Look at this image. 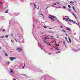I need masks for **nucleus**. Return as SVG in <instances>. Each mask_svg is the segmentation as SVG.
Returning a JSON list of instances; mask_svg holds the SVG:
<instances>
[{
  "label": "nucleus",
  "instance_id": "5fc2aeb1",
  "mask_svg": "<svg viewBox=\"0 0 80 80\" xmlns=\"http://www.w3.org/2000/svg\"><path fill=\"white\" fill-rule=\"evenodd\" d=\"M32 3H31L30 5H32Z\"/></svg>",
  "mask_w": 80,
  "mask_h": 80
},
{
  "label": "nucleus",
  "instance_id": "ddd939ff",
  "mask_svg": "<svg viewBox=\"0 0 80 80\" xmlns=\"http://www.w3.org/2000/svg\"><path fill=\"white\" fill-rule=\"evenodd\" d=\"M5 54L6 57H8V55L7 54V53H6V52H5Z\"/></svg>",
  "mask_w": 80,
  "mask_h": 80
},
{
  "label": "nucleus",
  "instance_id": "a19ab883",
  "mask_svg": "<svg viewBox=\"0 0 80 80\" xmlns=\"http://www.w3.org/2000/svg\"><path fill=\"white\" fill-rule=\"evenodd\" d=\"M57 3H58V4H59L60 3H59L58 2H57Z\"/></svg>",
  "mask_w": 80,
  "mask_h": 80
},
{
  "label": "nucleus",
  "instance_id": "79ce46f5",
  "mask_svg": "<svg viewBox=\"0 0 80 80\" xmlns=\"http://www.w3.org/2000/svg\"><path fill=\"white\" fill-rule=\"evenodd\" d=\"M15 40H16V42H17V39H15Z\"/></svg>",
  "mask_w": 80,
  "mask_h": 80
},
{
  "label": "nucleus",
  "instance_id": "dca6fc26",
  "mask_svg": "<svg viewBox=\"0 0 80 80\" xmlns=\"http://www.w3.org/2000/svg\"><path fill=\"white\" fill-rule=\"evenodd\" d=\"M3 31H5V29H3L2 30V32H3Z\"/></svg>",
  "mask_w": 80,
  "mask_h": 80
},
{
  "label": "nucleus",
  "instance_id": "052dcab7",
  "mask_svg": "<svg viewBox=\"0 0 80 80\" xmlns=\"http://www.w3.org/2000/svg\"><path fill=\"white\" fill-rule=\"evenodd\" d=\"M1 3H2V2H1Z\"/></svg>",
  "mask_w": 80,
  "mask_h": 80
},
{
  "label": "nucleus",
  "instance_id": "6e6552de",
  "mask_svg": "<svg viewBox=\"0 0 80 80\" xmlns=\"http://www.w3.org/2000/svg\"><path fill=\"white\" fill-rule=\"evenodd\" d=\"M5 37V36H1L0 37V38H3Z\"/></svg>",
  "mask_w": 80,
  "mask_h": 80
},
{
  "label": "nucleus",
  "instance_id": "09e8293b",
  "mask_svg": "<svg viewBox=\"0 0 80 80\" xmlns=\"http://www.w3.org/2000/svg\"><path fill=\"white\" fill-rule=\"evenodd\" d=\"M63 32H64V33H65V31H64Z\"/></svg>",
  "mask_w": 80,
  "mask_h": 80
},
{
  "label": "nucleus",
  "instance_id": "9d476101",
  "mask_svg": "<svg viewBox=\"0 0 80 80\" xmlns=\"http://www.w3.org/2000/svg\"><path fill=\"white\" fill-rule=\"evenodd\" d=\"M69 40L70 42H72V40H71V39H70V38H69Z\"/></svg>",
  "mask_w": 80,
  "mask_h": 80
},
{
  "label": "nucleus",
  "instance_id": "f03ea898",
  "mask_svg": "<svg viewBox=\"0 0 80 80\" xmlns=\"http://www.w3.org/2000/svg\"><path fill=\"white\" fill-rule=\"evenodd\" d=\"M65 19H66L65 20ZM65 20V21H66V22H68V23H69V21H68V20H70V18H63V20Z\"/></svg>",
  "mask_w": 80,
  "mask_h": 80
},
{
  "label": "nucleus",
  "instance_id": "473e14b6",
  "mask_svg": "<svg viewBox=\"0 0 80 80\" xmlns=\"http://www.w3.org/2000/svg\"><path fill=\"white\" fill-rule=\"evenodd\" d=\"M65 39H66V40H67V38L65 37Z\"/></svg>",
  "mask_w": 80,
  "mask_h": 80
},
{
  "label": "nucleus",
  "instance_id": "58836bf2",
  "mask_svg": "<svg viewBox=\"0 0 80 80\" xmlns=\"http://www.w3.org/2000/svg\"><path fill=\"white\" fill-rule=\"evenodd\" d=\"M12 52V51H10V53H11Z\"/></svg>",
  "mask_w": 80,
  "mask_h": 80
},
{
  "label": "nucleus",
  "instance_id": "393cba45",
  "mask_svg": "<svg viewBox=\"0 0 80 80\" xmlns=\"http://www.w3.org/2000/svg\"><path fill=\"white\" fill-rule=\"evenodd\" d=\"M52 7H55V6H54V5H52Z\"/></svg>",
  "mask_w": 80,
  "mask_h": 80
},
{
  "label": "nucleus",
  "instance_id": "ea45409f",
  "mask_svg": "<svg viewBox=\"0 0 80 80\" xmlns=\"http://www.w3.org/2000/svg\"><path fill=\"white\" fill-rule=\"evenodd\" d=\"M8 64H9V63H10V62H8Z\"/></svg>",
  "mask_w": 80,
  "mask_h": 80
},
{
  "label": "nucleus",
  "instance_id": "f704fd0d",
  "mask_svg": "<svg viewBox=\"0 0 80 80\" xmlns=\"http://www.w3.org/2000/svg\"><path fill=\"white\" fill-rule=\"evenodd\" d=\"M11 42H12V43H13V41L12 40L11 41Z\"/></svg>",
  "mask_w": 80,
  "mask_h": 80
},
{
  "label": "nucleus",
  "instance_id": "4c0bfd02",
  "mask_svg": "<svg viewBox=\"0 0 80 80\" xmlns=\"http://www.w3.org/2000/svg\"><path fill=\"white\" fill-rule=\"evenodd\" d=\"M2 52H4V53H5V51H3Z\"/></svg>",
  "mask_w": 80,
  "mask_h": 80
},
{
  "label": "nucleus",
  "instance_id": "bb28decb",
  "mask_svg": "<svg viewBox=\"0 0 80 80\" xmlns=\"http://www.w3.org/2000/svg\"><path fill=\"white\" fill-rule=\"evenodd\" d=\"M50 37H51V38H53V36H51Z\"/></svg>",
  "mask_w": 80,
  "mask_h": 80
},
{
  "label": "nucleus",
  "instance_id": "7ed1b4c3",
  "mask_svg": "<svg viewBox=\"0 0 80 80\" xmlns=\"http://www.w3.org/2000/svg\"><path fill=\"white\" fill-rule=\"evenodd\" d=\"M69 21L70 22H73L74 24V23H76V24H77V25H78V24L77 22H75V21H73L72 20H71V19H69Z\"/></svg>",
  "mask_w": 80,
  "mask_h": 80
},
{
  "label": "nucleus",
  "instance_id": "c03bdc74",
  "mask_svg": "<svg viewBox=\"0 0 80 80\" xmlns=\"http://www.w3.org/2000/svg\"><path fill=\"white\" fill-rule=\"evenodd\" d=\"M49 29H52L51 28H49Z\"/></svg>",
  "mask_w": 80,
  "mask_h": 80
},
{
  "label": "nucleus",
  "instance_id": "864d4df0",
  "mask_svg": "<svg viewBox=\"0 0 80 80\" xmlns=\"http://www.w3.org/2000/svg\"><path fill=\"white\" fill-rule=\"evenodd\" d=\"M0 49H1V47H0Z\"/></svg>",
  "mask_w": 80,
  "mask_h": 80
},
{
  "label": "nucleus",
  "instance_id": "412c9836",
  "mask_svg": "<svg viewBox=\"0 0 80 80\" xmlns=\"http://www.w3.org/2000/svg\"><path fill=\"white\" fill-rule=\"evenodd\" d=\"M68 7L69 8H70V7H71V6L70 5H68Z\"/></svg>",
  "mask_w": 80,
  "mask_h": 80
},
{
  "label": "nucleus",
  "instance_id": "a211bd4d",
  "mask_svg": "<svg viewBox=\"0 0 80 80\" xmlns=\"http://www.w3.org/2000/svg\"><path fill=\"white\" fill-rule=\"evenodd\" d=\"M9 36V35H7L6 36V38H8V37Z\"/></svg>",
  "mask_w": 80,
  "mask_h": 80
},
{
  "label": "nucleus",
  "instance_id": "1a4fd4ad",
  "mask_svg": "<svg viewBox=\"0 0 80 80\" xmlns=\"http://www.w3.org/2000/svg\"><path fill=\"white\" fill-rule=\"evenodd\" d=\"M25 67V64L24 63V66L22 67V68H24Z\"/></svg>",
  "mask_w": 80,
  "mask_h": 80
},
{
  "label": "nucleus",
  "instance_id": "c85d7f7f",
  "mask_svg": "<svg viewBox=\"0 0 80 80\" xmlns=\"http://www.w3.org/2000/svg\"><path fill=\"white\" fill-rule=\"evenodd\" d=\"M65 17H66V18H68V17L67 16H65Z\"/></svg>",
  "mask_w": 80,
  "mask_h": 80
},
{
  "label": "nucleus",
  "instance_id": "aec40b11",
  "mask_svg": "<svg viewBox=\"0 0 80 80\" xmlns=\"http://www.w3.org/2000/svg\"><path fill=\"white\" fill-rule=\"evenodd\" d=\"M70 3H74V2L71 1L70 2Z\"/></svg>",
  "mask_w": 80,
  "mask_h": 80
},
{
  "label": "nucleus",
  "instance_id": "de8ad7c7",
  "mask_svg": "<svg viewBox=\"0 0 80 80\" xmlns=\"http://www.w3.org/2000/svg\"><path fill=\"white\" fill-rule=\"evenodd\" d=\"M63 43H65V42H63Z\"/></svg>",
  "mask_w": 80,
  "mask_h": 80
},
{
  "label": "nucleus",
  "instance_id": "72a5a7b5",
  "mask_svg": "<svg viewBox=\"0 0 80 80\" xmlns=\"http://www.w3.org/2000/svg\"><path fill=\"white\" fill-rule=\"evenodd\" d=\"M60 27V28H63V27L62 26H61Z\"/></svg>",
  "mask_w": 80,
  "mask_h": 80
},
{
  "label": "nucleus",
  "instance_id": "39448f33",
  "mask_svg": "<svg viewBox=\"0 0 80 80\" xmlns=\"http://www.w3.org/2000/svg\"><path fill=\"white\" fill-rule=\"evenodd\" d=\"M44 42L45 43H47V44L48 45H52V44H50V42H46V41H44Z\"/></svg>",
  "mask_w": 80,
  "mask_h": 80
},
{
  "label": "nucleus",
  "instance_id": "20e7f679",
  "mask_svg": "<svg viewBox=\"0 0 80 80\" xmlns=\"http://www.w3.org/2000/svg\"><path fill=\"white\" fill-rule=\"evenodd\" d=\"M10 59L11 60V61H13V60L17 59V58L11 57L10 58Z\"/></svg>",
  "mask_w": 80,
  "mask_h": 80
},
{
  "label": "nucleus",
  "instance_id": "c756f323",
  "mask_svg": "<svg viewBox=\"0 0 80 80\" xmlns=\"http://www.w3.org/2000/svg\"><path fill=\"white\" fill-rule=\"evenodd\" d=\"M55 48V49H56V50H57V48Z\"/></svg>",
  "mask_w": 80,
  "mask_h": 80
},
{
  "label": "nucleus",
  "instance_id": "7c9ffc66",
  "mask_svg": "<svg viewBox=\"0 0 80 80\" xmlns=\"http://www.w3.org/2000/svg\"><path fill=\"white\" fill-rule=\"evenodd\" d=\"M49 7L48 6L47 7V8H46V9H47V8H48Z\"/></svg>",
  "mask_w": 80,
  "mask_h": 80
},
{
  "label": "nucleus",
  "instance_id": "e433bc0d",
  "mask_svg": "<svg viewBox=\"0 0 80 80\" xmlns=\"http://www.w3.org/2000/svg\"><path fill=\"white\" fill-rule=\"evenodd\" d=\"M52 21H55V20H54V19H52Z\"/></svg>",
  "mask_w": 80,
  "mask_h": 80
},
{
  "label": "nucleus",
  "instance_id": "603ef678",
  "mask_svg": "<svg viewBox=\"0 0 80 80\" xmlns=\"http://www.w3.org/2000/svg\"><path fill=\"white\" fill-rule=\"evenodd\" d=\"M78 25H79V23H78Z\"/></svg>",
  "mask_w": 80,
  "mask_h": 80
},
{
  "label": "nucleus",
  "instance_id": "2eb2a0df",
  "mask_svg": "<svg viewBox=\"0 0 80 80\" xmlns=\"http://www.w3.org/2000/svg\"><path fill=\"white\" fill-rule=\"evenodd\" d=\"M47 38H47V36L46 38H44V40H47Z\"/></svg>",
  "mask_w": 80,
  "mask_h": 80
},
{
  "label": "nucleus",
  "instance_id": "a878e982",
  "mask_svg": "<svg viewBox=\"0 0 80 80\" xmlns=\"http://www.w3.org/2000/svg\"><path fill=\"white\" fill-rule=\"evenodd\" d=\"M63 8H66V7H65V6H63Z\"/></svg>",
  "mask_w": 80,
  "mask_h": 80
},
{
  "label": "nucleus",
  "instance_id": "69168bd1",
  "mask_svg": "<svg viewBox=\"0 0 80 80\" xmlns=\"http://www.w3.org/2000/svg\"><path fill=\"white\" fill-rule=\"evenodd\" d=\"M4 10H5V9H4Z\"/></svg>",
  "mask_w": 80,
  "mask_h": 80
},
{
  "label": "nucleus",
  "instance_id": "8fccbe9b",
  "mask_svg": "<svg viewBox=\"0 0 80 80\" xmlns=\"http://www.w3.org/2000/svg\"><path fill=\"white\" fill-rule=\"evenodd\" d=\"M65 35H66V36H67V34H65Z\"/></svg>",
  "mask_w": 80,
  "mask_h": 80
},
{
  "label": "nucleus",
  "instance_id": "5701e85b",
  "mask_svg": "<svg viewBox=\"0 0 80 80\" xmlns=\"http://www.w3.org/2000/svg\"><path fill=\"white\" fill-rule=\"evenodd\" d=\"M72 15H73L74 16H75V14H74V13H72Z\"/></svg>",
  "mask_w": 80,
  "mask_h": 80
},
{
  "label": "nucleus",
  "instance_id": "9b49d317",
  "mask_svg": "<svg viewBox=\"0 0 80 80\" xmlns=\"http://www.w3.org/2000/svg\"><path fill=\"white\" fill-rule=\"evenodd\" d=\"M39 15H42V17H44V15H43V14H42V13H40L39 14Z\"/></svg>",
  "mask_w": 80,
  "mask_h": 80
},
{
  "label": "nucleus",
  "instance_id": "6e6d98bb",
  "mask_svg": "<svg viewBox=\"0 0 80 80\" xmlns=\"http://www.w3.org/2000/svg\"><path fill=\"white\" fill-rule=\"evenodd\" d=\"M21 37V36H19V37Z\"/></svg>",
  "mask_w": 80,
  "mask_h": 80
},
{
  "label": "nucleus",
  "instance_id": "cd10ccee",
  "mask_svg": "<svg viewBox=\"0 0 80 80\" xmlns=\"http://www.w3.org/2000/svg\"><path fill=\"white\" fill-rule=\"evenodd\" d=\"M60 53V52L59 51V52H56V53Z\"/></svg>",
  "mask_w": 80,
  "mask_h": 80
},
{
  "label": "nucleus",
  "instance_id": "bf43d9fd",
  "mask_svg": "<svg viewBox=\"0 0 80 80\" xmlns=\"http://www.w3.org/2000/svg\"><path fill=\"white\" fill-rule=\"evenodd\" d=\"M76 18H77V17L76 16Z\"/></svg>",
  "mask_w": 80,
  "mask_h": 80
},
{
  "label": "nucleus",
  "instance_id": "680f3d73",
  "mask_svg": "<svg viewBox=\"0 0 80 80\" xmlns=\"http://www.w3.org/2000/svg\"><path fill=\"white\" fill-rule=\"evenodd\" d=\"M69 42V41H68V43Z\"/></svg>",
  "mask_w": 80,
  "mask_h": 80
},
{
  "label": "nucleus",
  "instance_id": "2f4dec72",
  "mask_svg": "<svg viewBox=\"0 0 80 80\" xmlns=\"http://www.w3.org/2000/svg\"><path fill=\"white\" fill-rule=\"evenodd\" d=\"M13 80H17V79H16L13 78Z\"/></svg>",
  "mask_w": 80,
  "mask_h": 80
},
{
  "label": "nucleus",
  "instance_id": "0eeeda50",
  "mask_svg": "<svg viewBox=\"0 0 80 80\" xmlns=\"http://www.w3.org/2000/svg\"><path fill=\"white\" fill-rule=\"evenodd\" d=\"M33 4H34V7H33V8H36V5L35 3H33Z\"/></svg>",
  "mask_w": 80,
  "mask_h": 80
},
{
  "label": "nucleus",
  "instance_id": "f8f14e48",
  "mask_svg": "<svg viewBox=\"0 0 80 80\" xmlns=\"http://www.w3.org/2000/svg\"><path fill=\"white\" fill-rule=\"evenodd\" d=\"M66 30H70V29L69 28H66Z\"/></svg>",
  "mask_w": 80,
  "mask_h": 80
},
{
  "label": "nucleus",
  "instance_id": "b1692460",
  "mask_svg": "<svg viewBox=\"0 0 80 80\" xmlns=\"http://www.w3.org/2000/svg\"><path fill=\"white\" fill-rule=\"evenodd\" d=\"M53 5H57V4H56V3H54L53 4Z\"/></svg>",
  "mask_w": 80,
  "mask_h": 80
},
{
  "label": "nucleus",
  "instance_id": "6ab92c4d",
  "mask_svg": "<svg viewBox=\"0 0 80 80\" xmlns=\"http://www.w3.org/2000/svg\"><path fill=\"white\" fill-rule=\"evenodd\" d=\"M46 27V26H43V27H44V28H47V27Z\"/></svg>",
  "mask_w": 80,
  "mask_h": 80
},
{
  "label": "nucleus",
  "instance_id": "4d7b16f0",
  "mask_svg": "<svg viewBox=\"0 0 80 80\" xmlns=\"http://www.w3.org/2000/svg\"><path fill=\"white\" fill-rule=\"evenodd\" d=\"M41 47H42V45H41Z\"/></svg>",
  "mask_w": 80,
  "mask_h": 80
},
{
  "label": "nucleus",
  "instance_id": "3c124183",
  "mask_svg": "<svg viewBox=\"0 0 80 80\" xmlns=\"http://www.w3.org/2000/svg\"><path fill=\"white\" fill-rule=\"evenodd\" d=\"M78 50H80V48L79 49H78Z\"/></svg>",
  "mask_w": 80,
  "mask_h": 80
},
{
  "label": "nucleus",
  "instance_id": "f3484780",
  "mask_svg": "<svg viewBox=\"0 0 80 80\" xmlns=\"http://www.w3.org/2000/svg\"><path fill=\"white\" fill-rule=\"evenodd\" d=\"M4 12L5 13H8V11L7 10H6V11Z\"/></svg>",
  "mask_w": 80,
  "mask_h": 80
},
{
  "label": "nucleus",
  "instance_id": "f257e3e1",
  "mask_svg": "<svg viewBox=\"0 0 80 80\" xmlns=\"http://www.w3.org/2000/svg\"><path fill=\"white\" fill-rule=\"evenodd\" d=\"M49 17L50 18H51V19H54L55 18V16L51 15H49Z\"/></svg>",
  "mask_w": 80,
  "mask_h": 80
},
{
  "label": "nucleus",
  "instance_id": "a18cd8bd",
  "mask_svg": "<svg viewBox=\"0 0 80 80\" xmlns=\"http://www.w3.org/2000/svg\"><path fill=\"white\" fill-rule=\"evenodd\" d=\"M57 50H58V51L59 50V49H57Z\"/></svg>",
  "mask_w": 80,
  "mask_h": 80
},
{
  "label": "nucleus",
  "instance_id": "4be33fe9",
  "mask_svg": "<svg viewBox=\"0 0 80 80\" xmlns=\"http://www.w3.org/2000/svg\"><path fill=\"white\" fill-rule=\"evenodd\" d=\"M10 70H11L10 71L11 73L13 72V71H12V69H10Z\"/></svg>",
  "mask_w": 80,
  "mask_h": 80
},
{
  "label": "nucleus",
  "instance_id": "49530a36",
  "mask_svg": "<svg viewBox=\"0 0 80 80\" xmlns=\"http://www.w3.org/2000/svg\"><path fill=\"white\" fill-rule=\"evenodd\" d=\"M12 36H13V34H11Z\"/></svg>",
  "mask_w": 80,
  "mask_h": 80
},
{
  "label": "nucleus",
  "instance_id": "c9c22d12",
  "mask_svg": "<svg viewBox=\"0 0 80 80\" xmlns=\"http://www.w3.org/2000/svg\"><path fill=\"white\" fill-rule=\"evenodd\" d=\"M57 46L58 47V46H59V44H58L57 45Z\"/></svg>",
  "mask_w": 80,
  "mask_h": 80
},
{
  "label": "nucleus",
  "instance_id": "4468645a",
  "mask_svg": "<svg viewBox=\"0 0 80 80\" xmlns=\"http://www.w3.org/2000/svg\"><path fill=\"white\" fill-rule=\"evenodd\" d=\"M72 8L73 10H74V11H75V7H72Z\"/></svg>",
  "mask_w": 80,
  "mask_h": 80
},
{
  "label": "nucleus",
  "instance_id": "37998d69",
  "mask_svg": "<svg viewBox=\"0 0 80 80\" xmlns=\"http://www.w3.org/2000/svg\"><path fill=\"white\" fill-rule=\"evenodd\" d=\"M48 55H51V53H48Z\"/></svg>",
  "mask_w": 80,
  "mask_h": 80
},
{
  "label": "nucleus",
  "instance_id": "13d9d810",
  "mask_svg": "<svg viewBox=\"0 0 80 80\" xmlns=\"http://www.w3.org/2000/svg\"><path fill=\"white\" fill-rule=\"evenodd\" d=\"M63 31H64V30L63 29Z\"/></svg>",
  "mask_w": 80,
  "mask_h": 80
},
{
  "label": "nucleus",
  "instance_id": "0e129e2a",
  "mask_svg": "<svg viewBox=\"0 0 80 80\" xmlns=\"http://www.w3.org/2000/svg\"><path fill=\"white\" fill-rule=\"evenodd\" d=\"M33 27H35V26H34Z\"/></svg>",
  "mask_w": 80,
  "mask_h": 80
},
{
  "label": "nucleus",
  "instance_id": "e2e57ef3",
  "mask_svg": "<svg viewBox=\"0 0 80 80\" xmlns=\"http://www.w3.org/2000/svg\"><path fill=\"white\" fill-rule=\"evenodd\" d=\"M57 48H58V47H57Z\"/></svg>",
  "mask_w": 80,
  "mask_h": 80
},
{
  "label": "nucleus",
  "instance_id": "423d86ee",
  "mask_svg": "<svg viewBox=\"0 0 80 80\" xmlns=\"http://www.w3.org/2000/svg\"><path fill=\"white\" fill-rule=\"evenodd\" d=\"M16 50L17 51H18L19 52H20L22 50V49L20 48H17Z\"/></svg>",
  "mask_w": 80,
  "mask_h": 80
}]
</instances>
